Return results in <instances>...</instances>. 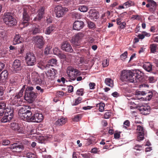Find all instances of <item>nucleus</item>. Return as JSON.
<instances>
[{
	"label": "nucleus",
	"instance_id": "9b49d317",
	"mask_svg": "<svg viewBox=\"0 0 158 158\" xmlns=\"http://www.w3.org/2000/svg\"><path fill=\"white\" fill-rule=\"evenodd\" d=\"M21 61L19 60H15L13 64L12 68L14 71L15 73L19 72L22 69Z\"/></svg>",
	"mask_w": 158,
	"mask_h": 158
},
{
	"label": "nucleus",
	"instance_id": "49530a36",
	"mask_svg": "<svg viewBox=\"0 0 158 158\" xmlns=\"http://www.w3.org/2000/svg\"><path fill=\"white\" fill-rule=\"evenodd\" d=\"M84 89H83L81 88L78 89L76 93L78 95H83V94Z\"/></svg>",
	"mask_w": 158,
	"mask_h": 158
},
{
	"label": "nucleus",
	"instance_id": "09e8293b",
	"mask_svg": "<svg viewBox=\"0 0 158 158\" xmlns=\"http://www.w3.org/2000/svg\"><path fill=\"white\" fill-rule=\"evenodd\" d=\"M109 60L108 59H106L104 60L102 63V65L103 67H106L109 65Z\"/></svg>",
	"mask_w": 158,
	"mask_h": 158
},
{
	"label": "nucleus",
	"instance_id": "a878e982",
	"mask_svg": "<svg viewBox=\"0 0 158 158\" xmlns=\"http://www.w3.org/2000/svg\"><path fill=\"white\" fill-rule=\"evenodd\" d=\"M56 30V27L55 25H52L47 27L45 31V33L47 35H50L52 32Z\"/></svg>",
	"mask_w": 158,
	"mask_h": 158
},
{
	"label": "nucleus",
	"instance_id": "8fccbe9b",
	"mask_svg": "<svg viewBox=\"0 0 158 158\" xmlns=\"http://www.w3.org/2000/svg\"><path fill=\"white\" fill-rule=\"evenodd\" d=\"M151 3H148L146 4V6L147 7H149L150 6H152V4L153 6H156V3L153 0H150Z\"/></svg>",
	"mask_w": 158,
	"mask_h": 158
},
{
	"label": "nucleus",
	"instance_id": "2f4dec72",
	"mask_svg": "<svg viewBox=\"0 0 158 158\" xmlns=\"http://www.w3.org/2000/svg\"><path fill=\"white\" fill-rule=\"evenodd\" d=\"M158 45L156 44H152L150 45V48L151 52L152 53H155L157 49Z\"/></svg>",
	"mask_w": 158,
	"mask_h": 158
},
{
	"label": "nucleus",
	"instance_id": "de8ad7c7",
	"mask_svg": "<svg viewBox=\"0 0 158 158\" xmlns=\"http://www.w3.org/2000/svg\"><path fill=\"white\" fill-rule=\"evenodd\" d=\"M105 104L104 103H101L99 104V110L100 112L103 111L104 110V106Z\"/></svg>",
	"mask_w": 158,
	"mask_h": 158
},
{
	"label": "nucleus",
	"instance_id": "603ef678",
	"mask_svg": "<svg viewBox=\"0 0 158 158\" xmlns=\"http://www.w3.org/2000/svg\"><path fill=\"white\" fill-rule=\"evenodd\" d=\"M81 155L84 158H89L91 156V154L90 153L82 154Z\"/></svg>",
	"mask_w": 158,
	"mask_h": 158
},
{
	"label": "nucleus",
	"instance_id": "f257e3e1",
	"mask_svg": "<svg viewBox=\"0 0 158 158\" xmlns=\"http://www.w3.org/2000/svg\"><path fill=\"white\" fill-rule=\"evenodd\" d=\"M138 74V73H133L130 70H123L122 72V76L126 81L135 83L137 81V80H138L141 76Z\"/></svg>",
	"mask_w": 158,
	"mask_h": 158
},
{
	"label": "nucleus",
	"instance_id": "4d7b16f0",
	"mask_svg": "<svg viewBox=\"0 0 158 158\" xmlns=\"http://www.w3.org/2000/svg\"><path fill=\"white\" fill-rule=\"evenodd\" d=\"M88 24L89 27L91 28H94L95 26L94 23L91 21H89Z\"/></svg>",
	"mask_w": 158,
	"mask_h": 158
},
{
	"label": "nucleus",
	"instance_id": "ddd939ff",
	"mask_svg": "<svg viewBox=\"0 0 158 158\" xmlns=\"http://www.w3.org/2000/svg\"><path fill=\"white\" fill-rule=\"evenodd\" d=\"M44 118L43 114L39 113H36L32 115V122L40 123Z\"/></svg>",
	"mask_w": 158,
	"mask_h": 158
},
{
	"label": "nucleus",
	"instance_id": "72a5a7b5",
	"mask_svg": "<svg viewBox=\"0 0 158 158\" xmlns=\"http://www.w3.org/2000/svg\"><path fill=\"white\" fill-rule=\"evenodd\" d=\"M7 150V148H2L0 149V153L2 155L6 154V156H9L10 155Z\"/></svg>",
	"mask_w": 158,
	"mask_h": 158
},
{
	"label": "nucleus",
	"instance_id": "052dcab7",
	"mask_svg": "<svg viewBox=\"0 0 158 158\" xmlns=\"http://www.w3.org/2000/svg\"><path fill=\"white\" fill-rule=\"evenodd\" d=\"M119 27L121 29H123L125 27L126 23L125 22H123L121 23H120Z\"/></svg>",
	"mask_w": 158,
	"mask_h": 158
},
{
	"label": "nucleus",
	"instance_id": "aec40b11",
	"mask_svg": "<svg viewBox=\"0 0 158 158\" xmlns=\"http://www.w3.org/2000/svg\"><path fill=\"white\" fill-rule=\"evenodd\" d=\"M45 72L48 78L52 79L55 78L56 71L54 69L50 68L48 69L47 71H45Z\"/></svg>",
	"mask_w": 158,
	"mask_h": 158
},
{
	"label": "nucleus",
	"instance_id": "a211bd4d",
	"mask_svg": "<svg viewBox=\"0 0 158 158\" xmlns=\"http://www.w3.org/2000/svg\"><path fill=\"white\" fill-rule=\"evenodd\" d=\"M31 28L29 29V33L31 34H36L39 33L40 30L39 26L31 25Z\"/></svg>",
	"mask_w": 158,
	"mask_h": 158
},
{
	"label": "nucleus",
	"instance_id": "ea45409f",
	"mask_svg": "<svg viewBox=\"0 0 158 158\" xmlns=\"http://www.w3.org/2000/svg\"><path fill=\"white\" fill-rule=\"evenodd\" d=\"M11 128L14 130H18L19 129L18 124L15 123L11 124Z\"/></svg>",
	"mask_w": 158,
	"mask_h": 158
},
{
	"label": "nucleus",
	"instance_id": "f03ea898",
	"mask_svg": "<svg viewBox=\"0 0 158 158\" xmlns=\"http://www.w3.org/2000/svg\"><path fill=\"white\" fill-rule=\"evenodd\" d=\"M81 72L73 67H68L66 69V76L69 79V81L71 82L76 80L77 77L80 75Z\"/></svg>",
	"mask_w": 158,
	"mask_h": 158
},
{
	"label": "nucleus",
	"instance_id": "3c124183",
	"mask_svg": "<svg viewBox=\"0 0 158 158\" xmlns=\"http://www.w3.org/2000/svg\"><path fill=\"white\" fill-rule=\"evenodd\" d=\"M10 143V141L7 139H4L2 141V144L3 145L6 146Z\"/></svg>",
	"mask_w": 158,
	"mask_h": 158
},
{
	"label": "nucleus",
	"instance_id": "39448f33",
	"mask_svg": "<svg viewBox=\"0 0 158 158\" xmlns=\"http://www.w3.org/2000/svg\"><path fill=\"white\" fill-rule=\"evenodd\" d=\"M33 89L32 86H27L25 89L24 98L30 103H32L36 97V94L33 91Z\"/></svg>",
	"mask_w": 158,
	"mask_h": 158
},
{
	"label": "nucleus",
	"instance_id": "c756f323",
	"mask_svg": "<svg viewBox=\"0 0 158 158\" xmlns=\"http://www.w3.org/2000/svg\"><path fill=\"white\" fill-rule=\"evenodd\" d=\"M105 83L106 84L111 87H113L114 86L113 81L110 78H107L105 79Z\"/></svg>",
	"mask_w": 158,
	"mask_h": 158
},
{
	"label": "nucleus",
	"instance_id": "c85d7f7f",
	"mask_svg": "<svg viewBox=\"0 0 158 158\" xmlns=\"http://www.w3.org/2000/svg\"><path fill=\"white\" fill-rule=\"evenodd\" d=\"M143 68L147 71L150 72L152 70V65L150 63H146L143 65Z\"/></svg>",
	"mask_w": 158,
	"mask_h": 158
},
{
	"label": "nucleus",
	"instance_id": "0eeeda50",
	"mask_svg": "<svg viewBox=\"0 0 158 158\" xmlns=\"http://www.w3.org/2000/svg\"><path fill=\"white\" fill-rule=\"evenodd\" d=\"M83 37V33H78L72 37L70 42L74 47H78L80 45L81 41Z\"/></svg>",
	"mask_w": 158,
	"mask_h": 158
},
{
	"label": "nucleus",
	"instance_id": "4c0bfd02",
	"mask_svg": "<svg viewBox=\"0 0 158 158\" xmlns=\"http://www.w3.org/2000/svg\"><path fill=\"white\" fill-rule=\"evenodd\" d=\"M82 118V115L81 114H77L74 116L73 118V120L75 122L79 121Z\"/></svg>",
	"mask_w": 158,
	"mask_h": 158
},
{
	"label": "nucleus",
	"instance_id": "58836bf2",
	"mask_svg": "<svg viewBox=\"0 0 158 158\" xmlns=\"http://www.w3.org/2000/svg\"><path fill=\"white\" fill-rule=\"evenodd\" d=\"M82 100V98L81 97H78L77 99H75L73 103V105L74 106L77 105L81 102Z\"/></svg>",
	"mask_w": 158,
	"mask_h": 158
},
{
	"label": "nucleus",
	"instance_id": "a18cd8bd",
	"mask_svg": "<svg viewBox=\"0 0 158 158\" xmlns=\"http://www.w3.org/2000/svg\"><path fill=\"white\" fill-rule=\"evenodd\" d=\"M130 126V122L128 120H126L123 123V127L127 129V127Z\"/></svg>",
	"mask_w": 158,
	"mask_h": 158
},
{
	"label": "nucleus",
	"instance_id": "473e14b6",
	"mask_svg": "<svg viewBox=\"0 0 158 158\" xmlns=\"http://www.w3.org/2000/svg\"><path fill=\"white\" fill-rule=\"evenodd\" d=\"M25 88V85H23L21 89L19 91V92L15 95V96L16 97L19 99H21L20 98L22 97L23 95V92L24 91Z\"/></svg>",
	"mask_w": 158,
	"mask_h": 158
},
{
	"label": "nucleus",
	"instance_id": "393cba45",
	"mask_svg": "<svg viewBox=\"0 0 158 158\" xmlns=\"http://www.w3.org/2000/svg\"><path fill=\"white\" fill-rule=\"evenodd\" d=\"M139 110L142 114L147 115L150 112V108L148 106H141Z\"/></svg>",
	"mask_w": 158,
	"mask_h": 158
},
{
	"label": "nucleus",
	"instance_id": "f704fd0d",
	"mask_svg": "<svg viewBox=\"0 0 158 158\" xmlns=\"http://www.w3.org/2000/svg\"><path fill=\"white\" fill-rule=\"evenodd\" d=\"M126 8L134 5V3L131 1H128L123 4Z\"/></svg>",
	"mask_w": 158,
	"mask_h": 158
},
{
	"label": "nucleus",
	"instance_id": "e2e57ef3",
	"mask_svg": "<svg viewBox=\"0 0 158 158\" xmlns=\"http://www.w3.org/2000/svg\"><path fill=\"white\" fill-rule=\"evenodd\" d=\"M5 89L4 87L0 86V96H2L3 94Z\"/></svg>",
	"mask_w": 158,
	"mask_h": 158
},
{
	"label": "nucleus",
	"instance_id": "6e6d98bb",
	"mask_svg": "<svg viewBox=\"0 0 158 158\" xmlns=\"http://www.w3.org/2000/svg\"><path fill=\"white\" fill-rule=\"evenodd\" d=\"M127 52H125L124 53H123L121 56L120 57L122 58V59H125L127 56Z\"/></svg>",
	"mask_w": 158,
	"mask_h": 158
},
{
	"label": "nucleus",
	"instance_id": "f8f14e48",
	"mask_svg": "<svg viewBox=\"0 0 158 158\" xmlns=\"http://www.w3.org/2000/svg\"><path fill=\"white\" fill-rule=\"evenodd\" d=\"M137 140L140 141L144 139V130L143 127L140 125L137 126Z\"/></svg>",
	"mask_w": 158,
	"mask_h": 158
},
{
	"label": "nucleus",
	"instance_id": "7c9ffc66",
	"mask_svg": "<svg viewBox=\"0 0 158 158\" xmlns=\"http://www.w3.org/2000/svg\"><path fill=\"white\" fill-rule=\"evenodd\" d=\"M8 73L6 70L3 71L0 74V79L1 80H5L8 77Z\"/></svg>",
	"mask_w": 158,
	"mask_h": 158
},
{
	"label": "nucleus",
	"instance_id": "680f3d73",
	"mask_svg": "<svg viewBox=\"0 0 158 158\" xmlns=\"http://www.w3.org/2000/svg\"><path fill=\"white\" fill-rule=\"evenodd\" d=\"M18 83L17 81H11L10 83V85L12 86H16L18 85Z\"/></svg>",
	"mask_w": 158,
	"mask_h": 158
},
{
	"label": "nucleus",
	"instance_id": "0e129e2a",
	"mask_svg": "<svg viewBox=\"0 0 158 158\" xmlns=\"http://www.w3.org/2000/svg\"><path fill=\"white\" fill-rule=\"evenodd\" d=\"M110 116V113L109 112H106L105 113L104 115V117L106 119H108Z\"/></svg>",
	"mask_w": 158,
	"mask_h": 158
},
{
	"label": "nucleus",
	"instance_id": "6e6552de",
	"mask_svg": "<svg viewBox=\"0 0 158 158\" xmlns=\"http://www.w3.org/2000/svg\"><path fill=\"white\" fill-rule=\"evenodd\" d=\"M25 59L27 64L28 66H33L35 64L36 59L33 53H27L25 56Z\"/></svg>",
	"mask_w": 158,
	"mask_h": 158
},
{
	"label": "nucleus",
	"instance_id": "cd10ccee",
	"mask_svg": "<svg viewBox=\"0 0 158 158\" xmlns=\"http://www.w3.org/2000/svg\"><path fill=\"white\" fill-rule=\"evenodd\" d=\"M31 78L32 81L37 83L39 82L40 77L38 73L34 72L31 73Z\"/></svg>",
	"mask_w": 158,
	"mask_h": 158
},
{
	"label": "nucleus",
	"instance_id": "13d9d810",
	"mask_svg": "<svg viewBox=\"0 0 158 158\" xmlns=\"http://www.w3.org/2000/svg\"><path fill=\"white\" fill-rule=\"evenodd\" d=\"M57 95L59 97H61L63 96L64 94L62 91H58L56 93Z\"/></svg>",
	"mask_w": 158,
	"mask_h": 158
},
{
	"label": "nucleus",
	"instance_id": "774afa93",
	"mask_svg": "<svg viewBox=\"0 0 158 158\" xmlns=\"http://www.w3.org/2000/svg\"><path fill=\"white\" fill-rule=\"evenodd\" d=\"M152 38L154 42L158 43V35L156 36L154 35L153 36Z\"/></svg>",
	"mask_w": 158,
	"mask_h": 158
},
{
	"label": "nucleus",
	"instance_id": "f3484780",
	"mask_svg": "<svg viewBox=\"0 0 158 158\" xmlns=\"http://www.w3.org/2000/svg\"><path fill=\"white\" fill-rule=\"evenodd\" d=\"M61 49L64 51L72 52L73 50L70 44L67 42L63 43L61 45Z\"/></svg>",
	"mask_w": 158,
	"mask_h": 158
},
{
	"label": "nucleus",
	"instance_id": "bb28decb",
	"mask_svg": "<svg viewBox=\"0 0 158 158\" xmlns=\"http://www.w3.org/2000/svg\"><path fill=\"white\" fill-rule=\"evenodd\" d=\"M67 119L65 118L62 117L56 121L55 124L56 126H60L64 124L67 122Z\"/></svg>",
	"mask_w": 158,
	"mask_h": 158
},
{
	"label": "nucleus",
	"instance_id": "412c9836",
	"mask_svg": "<svg viewBox=\"0 0 158 158\" xmlns=\"http://www.w3.org/2000/svg\"><path fill=\"white\" fill-rule=\"evenodd\" d=\"M45 8L44 7H40L38 11V14L37 17H35L33 20L34 21L40 20L43 17V16L44 13Z\"/></svg>",
	"mask_w": 158,
	"mask_h": 158
},
{
	"label": "nucleus",
	"instance_id": "1a4fd4ad",
	"mask_svg": "<svg viewBox=\"0 0 158 158\" xmlns=\"http://www.w3.org/2000/svg\"><path fill=\"white\" fill-rule=\"evenodd\" d=\"M54 11L56 17L60 18L63 16L68 11V9L65 7L58 5L55 8Z\"/></svg>",
	"mask_w": 158,
	"mask_h": 158
},
{
	"label": "nucleus",
	"instance_id": "c9c22d12",
	"mask_svg": "<svg viewBox=\"0 0 158 158\" xmlns=\"http://www.w3.org/2000/svg\"><path fill=\"white\" fill-rule=\"evenodd\" d=\"M47 137L48 140L52 142H59L60 141V140L58 139L56 137H53L52 136L49 135V136H47Z\"/></svg>",
	"mask_w": 158,
	"mask_h": 158
},
{
	"label": "nucleus",
	"instance_id": "dca6fc26",
	"mask_svg": "<svg viewBox=\"0 0 158 158\" xmlns=\"http://www.w3.org/2000/svg\"><path fill=\"white\" fill-rule=\"evenodd\" d=\"M87 17L92 20L97 19L99 17V14L94 10L92 9L90 10L88 12Z\"/></svg>",
	"mask_w": 158,
	"mask_h": 158
},
{
	"label": "nucleus",
	"instance_id": "338daca9",
	"mask_svg": "<svg viewBox=\"0 0 158 158\" xmlns=\"http://www.w3.org/2000/svg\"><path fill=\"white\" fill-rule=\"evenodd\" d=\"M85 77L83 76H77L76 78V80L77 81H80L82 80L85 79Z\"/></svg>",
	"mask_w": 158,
	"mask_h": 158
},
{
	"label": "nucleus",
	"instance_id": "9d476101",
	"mask_svg": "<svg viewBox=\"0 0 158 158\" xmlns=\"http://www.w3.org/2000/svg\"><path fill=\"white\" fill-rule=\"evenodd\" d=\"M34 40L36 47L41 49L43 47L44 44V40L42 36H36L34 37Z\"/></svg>",
	"mask_w": 158,
	"mask_h": 158
},
{
	"label": "nucleus",
	"instance_id": "4468645a",
	"mask_svg": "<svg viewBox=\"0 0 158 158\" xmlns=\"http://www.w3.org/2000/svg\"><path fill=\"white\" fill-rule=\"evenodd\" d=\"M10 149L15 150L17 152H21L24 149V146L22 144H19L17 143H14L11 144L9 147Z\"/></svg>",
	"mask_w": 158,
	"mask_h": 158
},
{
	"label": "nucleus",
	"instance_id": "a19ab883",
	"mask_svg": "<svg viewBox=\"0 0 158 158\" xmlns=\"http://www.w3.org/2000/svg\"><path fill=\"white\" fill-rule=\"evenodd\" d=\"M26 156L28 158H35L36 157V155L35 154L28 152L27 153Z\"/></svg>",
	"mask_w": 158,
	"mask_h": 158
},
{
	"label": "nucleus",
	"instance_id": "5701e85b",
	"mask_svg": "<svg viewBox=\"0 0 158 158\" xmlns=\"http://www.w3.org/2000/svg\"><path fill=\"white\" fill-rule=\"evenodd\" d=\"M24 41L22 37L19 35H16L15 36L13 41V44L16 45L23 42Z\"/></svg>",
	"mask_w": 158,
	"mask_h": 158
},
{
	"label": "nucleus",
	"instance_id": "b1692460",
	"mask_svg": "<svg viewBox=\"0 0 158 158\" xmlns=\"http://www.w3.org/2000/svg\"><path fill=\"white\" fill-rule=\"evenodd\" d=\"M30 19V17L27 13V10L24 9L23 14V24H26L25 25L27 26L28 24V23H27V22Z\"/></svg>",
	"mask_w": 158,
	"mask_h": 158
},
{
	"label": "nucleus",
	"instance_id": "c03bdc74",
	"mask_svg": "<svg viewBox=\"0 0 158 158\" xmlns=\"http://www.w3.org/2000/svg\"><path fill=\"white\" fill-rule=\"evenodd\" d=\"M51 48L52 47L51 46H47L44 49V53L46 55H48L49 54V51Z\"/></svg>",
	"mask_w": 158,
	"mask_h": 158
},
{
	"label": "nucleus",
	"instance_id": "4be33fe9",
	"mask_svg": "<svg viewBox=\"0 0 158 158\" xmlns=\"http://www.w3.org/2000/svg\"><path fill=\"white\" fill-rule=\"evenodd\" d=\"M57 60L56 59H53L49 60L48 62V64H44L42 66L41 68L43 69H48L49 68L50 66H52L54 64H56Z\"/></svg>",
	"mask_w": 158,
	"mask_h": 158
},
{
	"label": "nucleus",
	"instance_id": "37998d69",
	"mask_svg": "<svg viewBox=\"0 0 158 158\" xmlns=\"http://www.w3.org/2000/svg\"><path fill=\"white\" fill-rule=\"evenodd\" d=\"M10 105L9 104H7V106L8 105ZM6 103L3 101H0V109L5 110V108L6 106Z\"/></svg>",
	"mask_w": 158,
	"mask_h": 158
},
{
	"label": "nucleus",
	"instance_id": "6ab92c4d",
	"mask_svg": "<svg viewBox=\"0 0 158 158\" xmlns=\"http://www.w3.org/2000/svg\"><path fill=\"white\" fill-rule=\"evenodd\" d=\"M83 26V22L81 21H76L73 24V28L74 30L79 31L81 29Z\"/></svg>",
	"mask_w": 158,
	"mask_h": 158
},
{
	"label": "nucleus",
	"instance_id": "69168bd1",
	"mask_svg": "<svg viewBox=\"0 0 158 158\" xmlns=\"http://www.w3.org/2000/svg\"><path fill=\"white\" fill-rule=\"evenodd\" d=\"M53 51L54 53L56 55L59 54L60 52L59 49L57 47H56L54 48Z\"/></svg>",
	"mask_w": 158,
	"mask_h": 158
},
{
	"label": "nucleus",
	"instance_id": "864d4df0",
	"mask_svg": "<svg viewBox=\"0 0 158 158\" xmlns=\"http://www.w3.org/2000/svg\"><path fill=\"white\" fill-rule=\"evenodd\" d=\"M31 129L29 131L30 134H32L36 133V130L35 127H31Z\"/></svg>",
	"mask_w": 158,
	"mask_h": 158
},
{
	"label": "nucleus",
	"instance_id": "79ce46f5",
	"mask_svg": "<svg viewBox=\"0 0 158 158\" xmlns=\"http://www.w3.org/2000/svg\"><path fill=\"white\" fill-rule=\"evenodd\" d=\"M153 96V93L152 92H148L147 94V97L145 98V100L149 101Z\"/></svg>",
	"mask_w": 158,
	"mask_h": 158
},
{
	"label": "nucleus",
	"instance_id": "423d86ee",
	"mask_svg": "<svg viewBox=\"0 0 158 158\" xmlns=\"http://www.w3.org/2000/svg\"><path fill=\"white\" fill-rule=\"evenodd\" d=\"M13 110L11 106L9 105L7 106L4 110V115L1 119V122L6 123L10 121L13 118Z\"/></svg>",
	"mask_w": 158,
	"mask_h": 158
},
{
	"label": "nucleus",
	"instance_id": "2eb2a0df",
	"mask_svg": "<svg viewBox=\"0 0 158 158\" xmlns=\"http://www.w3.org/2000/svg\"><path fill=\"white\" fill-rule=\"evenodd\" d=\"M10 105H15L16 106H21L22 103L21 99H19L15 96H13L10 100Z\"/></svg>",
	"mask_w": 158,
	"mask_h": 158
},
{
	"label": "nucleus",
	"instance_id": "5fc2aeb1",
	"mask_svg": "<svg viewBox=\"0 0 158 158\" xmlns=\"http://www.w3.org/2000/svg\"><path fill=\"white\" fill-rule=\"evenodd\" d=\"M89 89H94L95 88L96 84L94 83L90 82L89 84Z\"/></svg>",
	"mask_w": 158,
	"mask_h": 158
},
{
	"label": "nucleus",
	"instance_id": "bf43d9fd",
	"mask_svg": "<svg viewBox=\"0 0 158 158\" xmlns=\"http://www.w3.org/2000/svg\"><path fill=\"white\" fill-rule=\"evenodd\" d=\"M147 94V92L143 91H138L136 92V94L143 95Z\"/></svg>",
	"mask_w": 158,
	"mask_h": 158
},
{
	"label": "nucleus",
	"instance_id": "e433bc0d",
	"mask_svg": "<svg viewBox=\"0 0 158 158\" xmlns=\"http://www.w3.org/2000/svg\"><path fill=\"white\" fill-rule=\"evenodd\" d=\"M79 10L81 12H86L88 10V7L85 6L81 5L79 7Z\"/></svg>",
	"mask_w": 158,
	"mask_h": 158
},
{
	"label": "nucleus",
	"instance_id": "20e7f679",
	"mask_svg": "<svg viewBox=\"0 0 158 158\" xmlns=\"http://www.w3.org/2000/svg\"><path fill=\"white\" fill-rule=\"evenodd\" d=\"M4 23L8 27L15 26L17 23V20L10 12H5L3 17Z\"/></svg>",
	"mask_w": 158,
	"mask_h": 158
},
{
	"label": "nucleus",
	"instance_id": "7ed1b4c3",
	"mask_svg": "<svg viewBox=\"0 0 158 158\" xmlns=\"http://www.w3.org/2000/svg\"><path fill=\"white\" fill-rule=\"evenodd\" d=\"M19 115L23 120L29 122H32V113L30 111L26 109L24 106L19 109Z\"/></svg>",
	"mask_w": 158,
	"mask_h": 158
}]
</instances>
